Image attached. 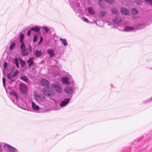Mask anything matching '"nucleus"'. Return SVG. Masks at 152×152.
<instances>
[{
  "mask_svg": "<svg viewBox=\"0 0 152 152\" xmlns=\"http://www.w3.org/2000/svg\"><path fill=\"white\" fill-rule=\"evenodd\" d=\"M53 88L58 94L62 92V90L61 86L58 85L53 83L52 84L50 88L48 86L44 87L43 90V93L45 96L51 97L54 94V91L53 90Z\"/></svg>",
  "mask_w": 152,
  "mask_h": 152,
  "instance_id": "1",
  "label": "nucleus"
},
{
  "mask_svg": "<svg viewBox=\"0 0 152 152\" xmlns=\"http://www.w3.org/2000/svg\"><path fill=\"white\" fill-rule=\"evenodd\" d=\"M34 99L39 104L44 105L46 102L45 97L42 95L37 94L35 92L34 94Z\"/></svg>",
  "mask_w": 152,
  "mask_h": 152,
  "instance_id": "2",
  "label": "nucleus"
},
{
  "mask_svg": "<svg viewBox=\"0 0 152 152\" xmlns=\"http://www.w3.org/2000/svg\"><path fill=\"white\" fill-rule=\"evenodd\" d=\"M70 75L68 76H64L61 78V81H62L63 84L66 85H71L72 86L75 85V83L73 80L71 78Z\"/></svg>",
  "mask_w": 152,
  "mask_h": 152,
  "instance_id": "3",
  "label": "nucleus"
},
{
  "mask_svg": "<svg viewBox=\"0 0 152 152\" xmlns=\"http://www.w3.org/2000/svg\"><path fill=\"white\" fill-rule=\"evenodd\" d=\"M74 0H69V3L71 7L76 13L80 14L81 12V10L79 7L80 3L76 1L74 2L73 1Z\"/></svg>",
  "mask_w": 152,
  "mask_h": 152,
  "instance_id": "4",
  "label": "nucleus"
},
{
  "mask_svg": "<svg viewBox=\"0 0 152 152\" xmlns=\"http://www.w3.org/2000/svg\"><path fill=\"white\" fill-rule=\"evenodd\" d=\"M143 27L142 25H136L135 24L133 26H125L123 31H135L137 30L141 29Z\"/></svg>",
  "mask_w": 152,
  "mask_h": 152,
  "instance_id": "5",
  "label": "nucleus"
},
{
  "mask_svg": "<svg viewBox=\"0 0 152 152\" xmlns=\"http://www.w3.org/2000/svg\"><path fill=\"white\" fill-rule=\"evenodd\" d=\"M75 87L70 86H66L64 89L65 92L69 95L70 97H72L75 92Z\"/></svg>",
  "mask_w": 152,
  "mask_h": 152,
  "instance_id": "6",
  "label": "nucleus"
},
{
  "mask_svg": "<svg viewBox=\"0 0 152 152\" xmlns=\"http://www.w3.org/2000/svg\"><path fill=\"white\" fill-rule=\"evenodd\" d=\"M20 49L21 51V54L22 56H26L28 54V51L27 49L26 48L24 43H23L21 44L20 46Z\"/></svg>",
  "mask_w": 152,
  "mask_h": 152,
  "instance_id": "7",
  "label": "nucleus"
},
{
  "mask_svg": "<svg viewBox=\"0 0 152 152\" xmlns=\"http://www.w3.org/2000/svg\"><path fill=\"white\" fill-rule=\"evenodd\" d=\"M70 101V98H65L61 101L60 103V106L61 107L66 106L69 103Z\"/></svg>",
  "mask_w": 152,
  "mask_h": 152,
  "instance_id": "8",
  "label": "nucleus"
},
{
  "mask_svg": "<svg viewBox=\"0 0 152 152\" xmlns=\"http://www.w3.org/2000/svg\"><path fill=\"white\" fill-rule=\"evenodd\" d=\"M4 148L8 150V152H15L17 150L15 148L7 144H5L4 145Z\"/></svg>",
  "mask_w": 152,
  "mask_h": 152,
  "instance_id": "9",
  "label": "nucleus"
},
{
  "mask_svg": "<svg viewBox=\"0 0 152 152\" xmlns=\"http://www.w3.org/2000/svg\"><path fill=\"white\" fill-rule=\"evenodd\" d=\"M20 89L23 94L25 93L27 91V87L26 85L24 84H21L19 85Z\"/></svg>",
  "mask_w": 152,
  "mask_h": 152,
  "instance_id": "10",
  "label": "nucleus"
},
{
  "mask_svg": "<svg viewBox=\"0 0 152 152\" xmlns=\"http://www.w3.org/2000/svg\"><path fill=\"white\" fill-rule=\"evenodd\" d=\"M47 53L49 55L50 57L52 58L54 56L55 53L53 50L51 49H48Z\"/></svg>",
  "mask_w": 152,
  "mask_h": 152,
  "instance_id": "11",
  "label": "nucleus"
},
{
  "mask_svg": "<svg viewBox=\"0 0 152 152\" xmlns=\"http://www.w3.org/2000/svg\"><path fill=\"white\" fill-rule=\"evenodd\" d=\"M31 106L32 110L34 111H37L40 109L39 106L34 102H32Z\"/></svg>",
  "mask_w": 152,
  "mask_h": 152,
  "instance_id": "12",
  "label": "nucleus"
},
{
  "mask_svg": "<svg viewBox=\"0 0 152 152\" xmlns=\"http://www.w3.org/2000/svg\"><path fill=\"white\" fill-rule=\"evenodd\" d=\"M122 14L124 15H128L129 14V11L127 8L125 7L122 8L121 10Z\"/></svg>",
  "mask_w": 152,
  "mask_h": 152,
  "instance_id": "13",
  "label": "nucleus"
},
{
  "mask_svg": "<svg viewBox=\"0 0 152 152\" xmlns=\"http://www.w3.org/2000/svg\"><path fill=\"white\" fill-rule=\"evenodd\" d=\"M41 83L42 85L45 86H48L49 84V82L44 78H42L41 79Z\"/></svg>",
  "mask_w": 152,
  "mask_h": 152,
  "instance_id": "14",
  "label": "nucleus"
},
{
  "mask_svg": "<svg viewBox=\"0 0 152 152\" xmlns=\"http://www.w3.org/2000/svg\"><path fill=\"white\" fill-rule=\"evenodd\" d=\"M87 11L88 13L91 15H94L95 12L94 9L91 7H89L87 9Z\"/></svg>",
  "mask_w": 152,
  "mask_h": 152,
  "instance_id": "15",
  "label": "nucleus"
},
{
  "mask_svg": "<svg viewBox=\"0 0 152 152\" xmlns=\"http://www.w3.org/2000/svg\"><path fill=\"white\" fill-rule=\"evenodd\" d=\"M34 58H30L27 61V63L28 64V66L29 67H31L34 64Z\"/></svg>",
  "mask_w": 152,
  "mask_h": 152,
  "instance_id": "16",
  "label": "nucleus"
},
{
  "mask_svg": "<svg viewBox=\"0 0 152 152\" xmlns=\"http://www.w3.org/2000/svg\"><path fill=\"white\" fill-rule=\"evenodd\" d=\"M113 21L115 24L118 25L121 23V18H116L113 20Z\"/></svg>",
  "mask_w": 152,
  "mask_h": 152,
  "instance_id": "17",
  "label": "nucleus"
},
{
  "mask_svg": "<svg viewBox=\"0 0 152 152\" xmlns=\"http://www.w3.org/2000/svg\"><path fill=\"white\" fill-rule=\"evenodd\" d=\"M60 41L61 43L64 46H67L68 45L67 42L66 40L65 39H64L62 38H61L60 39Z\"/></svg>",
  "mask_w": 152,
  "mask_h": 152,
  "instance_id": "18",
  "label": "nucleus"
},
{
  "mask_svg": "<svg viewBox=\"0 0 152 152\" xmlns=\"http://www.w3.org/2000/svg\"><path fill=\"white\" fill-rule=\"evenodd\" d=\"M42 30L44 34L48 33L49 31L48 28L46 26H43L42 27Z\"/></svg>",
  "mask_w": 152,
  "mask_h": 152,
  "instance_id": "19",
  "label": "nucleus"
},
{
  "mask_svg": "<svg viewBox=\"0 0 152 152\" xmlns=\"http://www.w3.org/2000/svg\"><path fill=\"white\" fill-rule=\"evenodd\" d=\"M40 29V28L38 26H36L35 27H33L31 28V30L36 32H39Z\"/></svg>",
  "mask_w": 152,
  "mask_h": 152,
  "instance_id": "20",
  "label": "nucleus"
},
{
  "mask_svg": "<svg viewBox=\"0 0 152 152\" xmlns=\"http://www.w3.org/2000/svg\"><path fill=\"white\" fill-rule=\"evenodd\" d=\"M34 53L36 57H38L42 55V53L41 52V50L38 51L37 50Z\"/></svg>",
  "mask_w": 152,
  "mask_h": 152,
  "instance_id": "21",
  "label": "nucleus"
},
{
  "mask_svg": "<svg viewBox=\"0 0 152 152\" xmlns=\"http://www.w3.org/2000/svg\"><path fill=\"white\" fill-rule=\"evenodd\" d=\"M11 95L14 96L17 100L18 99V96L17 94L14 91H12L10 94Z\"/></svg>",
  "mask_w": 152,
  "mask_h": 152,
  "instance_id": "22",
  "label": "nucleus"
},
{
  "mask_svg": "<svg viewBox=\"0 0 152 152\" xmlns=\"http://www.w3.org/2000/svg\"><path fill=\"white\" fill-rule=\"evenodd\" d=\"M24 37V35L23 34H22L20 37V43L23 44V43H24L23 42V39Z\"/></svg>",
  "mask_w": 152,
  "mask_h": 152,
  "instance_id": "23",
  "label": "nucleus"
},
{
  "mask_svg": "<svg viewBox=\"0 0 152 152\" xmlns=\"http://www.w3.org/2000/svg\"><path fill=\"white\" fill-rule=\"evenodd\" d=\"M15 63L17 68L19 67V62L18 59L17 58H15Z\"/></svg>",
  "mask_w": 152,
  "mask_h": 152,
  "instance_id": "24",
  "label": "nucleus"
},
{
  "mask_svg": "<svg viewBox=\"0 0 152 152\" xmlns=\"http://www.w3.org/2000/svg\"><path fill=\"white\" fill-rule=\"evenodd\" d=\"M20 65L21 66V67H23L25 64V62L21 59H20Z\"/></svg>",
  "mask_w": 152,
  "mask_h": 152,
  "instance_id": "25",
  "label": "nucleus"
},
{
  "mask_svg": "<svg viewBox=\"0 0 152 152\" xmlns=\"http://www.w3.org/2000/svg\"><path fill=\"white\" fill-rule=\"evenodd\" d=\"M20 79L21 80L26 82H27L28 80V79L25 76L21 77Z\"/></svg>",
  "mask_w": 152,
  "mask_h": 152,
  "instance_id": "26",
  "label": "nucleus"
},
{
  "mask_svg": "<svg viewBox=\"0 0 152 152\" xmlns=\"http://www.w3.org/2000/svg\"><path fill=\"white\" fill-rule=\"evenodd\" d=\"M138 12V10L136 8H133L132 9V13L134 15H136Z\"/></svg>",
  "mask_w": 152,
  "mask_h": 152,
  "instance_id": "27",
  "label": "nucleus"
},
{
  "mask_svg": "<svg viewBox=\"0 0 152 152\" xmlns=\"http://www.w3.org/2000/svg\"><path fill=\"white\" fill-rule=\"evenodd\" d=\"M15 45L16 43L15 42L11 44L9 48L11 50H13L15 47Z\"/></svg>",
  "mask_w": 152,
  "mask_h": 152,
  "instance_id": "28",
  "label": "nucleus"
},
{
  "mask_svg": "<svg viewBox=\"0 0 152 152\" xmlns=\"http://www.w3.org/2000/svg\"><path fill=\"white\" fill-rule=\"evenodd\" d=\"M7 77L10 80L11 83H12L15 81V80L12 78L13 77H12V75L11 76V75L8 74L7 75Z\"/></svg>",
  "mask_w": 152,
  "mask_h": 152,
  "instance_id": "29",
  "label": "nucleus"
},
{
  "mask_svg": "<svg viewBox=\"0 0 152 152\" xmlns=\"http://www.w3.org/2000/svg\"><path fill=\"white\" fill-rule=\"evenodd\" d=\"M106 14V12L103 11H101L100 13V16L102 17H104Z\"/></svg>",
  "mask_w": 152,
  "mask_h": 152,
  "instance_id": "30",
  "label": "nucleus"
},
{
  "mask_svg": "<svg viewBox=\"0 0 152 152\" xmlns=\"http://www.w3.org/2000/svg\"><path fill=\"white\" fill-rule=\"evenodd\" d=\"M152 101L151 99H146L143 102V103L144 104H146L147 103H149Z\"/></svg>",
  "mask_w": 152,
  "mask_h": 152,
  "instance_id": "31",
  "label": "nucleus"
},
{
  "mask_svg": "<svg viewBox=\"0 0 152 152\" xmlns=\"http://www.w3.org/2000/svg\"><path fill=\"white\" fill-rule=\"evenodd\" d=\"M19 73V72L18 70H16L15 72L13 73V75H12V77H14L16 76Z\"/></svg>",
  "mask_w": 152,
  "mask_h": 152,
  "instance_id": "32",
  "label": "nucleus"
},
{
  "mask_svg": "<svg viewBox=\"0 0 152 152\" xmlns=\"http://www.w3.org/2000/svg\"><path fill=\"white\" fill-rule=\"evenodd\" d=\"M112 12L114 14H117L118 12V10L115 9H113L111 10Z\"/></svg>",
  "mask_w": 152,
  "mask_h": 152,
  "instance_id": "33",
  "label": "nucleus"
},
{
  "mask_svg": "<svg viewBox=\"0 0 152 152\" xmlns=\"http://www.w3.org/2000/svg\"><path fill=\"white\" fill-rule=\"evenodd\" d=\"M37 35H35L34 36L33 39V41L34 42H35L37 41Z\"/></svg>",
  "mask_w": 152,
  "mask_h": 152,
  "instance_id": "34",
  "label": "nucleus"
},
{
  "mask_svg": "<svg viewBox=\"0 0 152 152\" xmlns=\"http://www.w3.org/2000/svg\"><path fill=\"white\" fill-rule=\"evenodd\" d=\"M145 1L148 4H152V0H145Z\"/></svg>",
  "mask_w": 152,
  "mask_h": 152,
  "instance_id": "35",
  "label": "nucleus"
},
{
  "mask_svg": "<svg viewBox=\"0 0 152 152\" xmlns=\"http://www.w3.org/2000/svg\"><path fill=\"white\" fill-rule=\"evenodd\" d=\"M52 73V75L54 76H57L59 74V73L58 72H56H56H53Z\"/></svg>",
  "mask_w": 152,
  "mask_h": 152,
  "instance_id": "36",
  "label": "nucleus"
},
{
  "mask_svg": "<svg viewBox=\"0 0 152 152\" xmlns=\"http://www.w3.org/2000/svg\"><path fill=\"white\" fill-rule=\"evenodd\" d=\"M107 2L110 3H113L115 2V0H105Z\"/></svg>",
  "mask_w": 152,
  "mask_h": 152,
  "instance_id": "37",
  "label": "nucleus"
},
{
  "mask_svg": "<svg viewBox=\"0 0 152 152\" xmlns=\"http://www.w3.org/2000/svg\"><path fill=\"white\" fill-rule=\"evenodd\" d=\"M82 20H83L84 21L88 23L89 22V20H88V19L84 17L82 18Z\"/></svg>",
  "mask_w": 152,
  "mask_h": 152,
  "instance_id": "38",
  "label": "nucleus"
},
{
  "mask_svg": "<svg viewBox=\"0 0 152 152\" xmlns=\"http://www.w3.org/2000/svg\"><path fill=\"white\" fill-rule=\"evenodd\" d=\"M5 82H6L5 79L4 78V77H3V86H4V87H5Z\"/></svg>",
  "mask_w": 152,
  "mask_h": 152,
  "instance_id": "39",
  "label": "nucleus"
},
{
  "mask_svg": "<svg viewBox=\"0 0 152 152\" xmlns=\"http://www.w3.org/2000/svg\"><path fill=\"white\" fill-rule=\"evenodd\" d=\"M42 41H43V37H42L41 36L40 37V40L39 41V42L38 45H40L41 43V42H42Z\"/></svg>",
  "mask_w": 152,
  "mask_h": 152,
  "instance_id": "40",
  "label": "nucleus"
},
{
  "mask_svg": "<svg viewBox=\"0 0 152 152\" xmlns=\"http://www.w3.org/2000/svg\"><path fill=\"white\" fill-rule=\"evenodd\" d=\"M31 31H32V30H31V29L30 30H28V33H27V35L28 36H30L31 34Z\"/></svg>",
  "mask_w": 152,
  "mask_h": 152,
  "instance_id": "41",
  "label": "nucleus"
},
{
  "mask_svg": "<svg viewBox=\"0 0 152 152\" xmlns=\"http://www.w3.org/2000/svg\"><path fill=\"white\" fill-rule=\"evenodd\" d=\"M101 0H99L98 1V3L99 5L100 6L101 8L103 7L102 5L101 4Z\"/></svg>",
  "mask_w": 152,
  "mask_h": 152,
  "instance_id": "42",
  "label": "nucleus"
},
{
  "mask_svg": "<svg viewBox=\"0 0 152 152\" xmlns=\"http://www.w3.org/2000/svg\"><path fill=\"white\" fill-rule=\"evenodd\" d=\"M4 68L5 69H6V68L7 66V62H5L4 64Z\"/></svg>",
  "mask_w": 152,
  "mask_h": 152,
  "instance_id": "43",
  "label": "nucleus"
},
{
  "mask_svg": "<svg viewBox=\"0 0 152 152\" xmlns=\"http://www.w3.org/2000/svg\"><path fill=\"white\" fill-rule=\"evenodd\" d=\"M29 51H30V52H31L32 50V49H31V45H30L29 46Z\"/></svg>",
  "mask_w": 152,
  "mask_h": 152,
  "instance_id": "44",
  "label": "nucleus"
},
{
  "mask_svg": "<svg viewBox=\"0 0 152 152\" xmlns=\"http://www.w3.org/2000/svg\"><path fill=\"white\" fill-rule=\"evenodd\" d=\"M2 148L1 147V146L0 145V152H2Z\"/></svg>",
  "mask_w": 152,
  "mask_h": 152,
  "instance_id": "45",
  "label": "nucleus"
},
{
  "mask_svg": "<svg viewBox=\"0 0 152 152\" xmlns=\"http://www.w3.org/2000/svg\"><path fill=\"white\" fill-rule=\"evenodd\" d=\"M111 86L112 88H113V85L112 84H111Z\"/></svg>",
  "mask_w": 152,
  "mask_h": 152,
  "instance_id": "46",
  "label": "nucleus"
},
{
  "mask_svg": "<svg viewBox=\"0 0 152 152\" xmlns=\"http://www.w3.org/2000/svg\"><path fill=\"white\" fill-rule=\"evenodd\" d=\"M151 100H152V97H151Z\"/></svg>",
  "mask_w": 152,
  "mask_h": 152,
  "instance_id": "47",
  "label": "nucleus"
}]
</instances>
